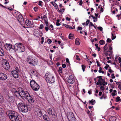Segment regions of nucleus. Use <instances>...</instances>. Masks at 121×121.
<instances>
[{"mask_svg": "<svg viewBox=\"0 0 121 121\" xmlns=\"http://www.w3.org/2000/svg\"><path fill=\"white\" fill-rule=\"evenodd\" d=\"M18 107L19 110L23 112H26L28 111L27 105L22 101L18 103Z\"/></svg>", "mask_w": 121, "mask_h": 121, "instance_id": "nucleus-1", "label": "nucleus"}, {"mask_svg": "<svg viewBox=\"0 0 121 121\" xmlns=\"http://www.w3.org/2000/svg\"><path fill=\"white\" fill-rule=\"evenodd\" d=\"M45 78L47 82L49 83H54L55 82L54 76L49 73H46Z\"/></svg>", "mask_w": 121, "mask_h": 121, "instance_id": "nucleus-2", "label": "nucleus"}, {"mask_svg": "<svg viewBox=\"0 0 121 121\" xmlns=\"http://www.w3.org/2000/svg\"><path fill=\"white\" fill-rule=\"evenodd\" d=\"M27 60L28 63L33 65H36L38 62L36 58L32 56H29L27 58Z\"/></svg>", "mask_w": 121, "mask_h": 121, "instance_id": "nucleus-3", "label": "nucleus"}, {"mask_svg": "<svg viewBox=\"0 0 121 121\" xmlns=\"http://www.w3.org/2000/svg\"><path fill=\"white\" fill-rule=\"evenodd\" d=\"M6 113L8 115L9 119L12 121H14L18 115V114L17 112L10 110L7 111Z\"/></svg>", "mask_w": 121, "mask_h": 121, "instance_id": "nucleus-4", "label": "nucleus"}, {"mask_svg": "<svg viewBox=\"0 0 121 121\" xmlns=\"http://www.w3.org/2000/svg\"><path fill=\"white\" fill-rule=\"evenodd\" d=\"M48 112L50 116L54 118L55 119L56 118V113L53 109L52 108H50L48 109Z\"/></svg>", "mask_w": 121, "mask_h": 121, "instance_id": "nucleus-5", "label": "nucleus"}, {"mask_svg": "<svg viewBox=\"0 0 121 121\" xmlns=\"http://www.w3.org/2000/svg\"><path fill=\"white\" fill-rule=\"evenodd\" d=\"M30 84L33 89L35 91H38L39 88V85L33 80L30 81Z\"/></svg>", "mask_w": 121, "mask_h": 121, "instance_id": "nucleus-6", "label": "nucleus"}, {"mask_svg": "<svg viewBox=\"0 0 121 121\" xmlns=\"http://www.w3.org/2000/svg\"><path fill=\"white\" fill-rule=\"evenodd\" d=\"M22 43H16L14 46L13 49L15 50H18L20 52H22L24 51V49L22 50Z\"/></svg>", "mask_w": 121, "mask_h": 121, "instance_id": "nucleus-7", "label": "nucleus"}, {"mask_svg": "<svg viewBox=\"0 0 121 121\" xmlns=\"http://www.w3.org/2000/svg\"><path fill=\"white\" fill-rule=\"evenodd\" d=\"M67 118L70 121H75V118L72 112H70L68 113Z\"/></svg>", "mask_w": 121, "mask_h": 121, "instance_id": "nucleus-8", "label": "nucleus"}, {"mask_svg": "<svg viewBox=\"0 0 121 121\" xmlns=\"http://www.w3.org/2000/svg\"><path fill=\"white\" fill-rule=\"evenodd\" d=\"M34 111L36 115L38 117H41L42 115L41 110L38 108H35Z\"/></svg>", "mask_w": 121, "mask_h": 121, "instance_id": "nucleus-9", "label": "nucleus"}, {"mask_svg": "<svg viewBox=\"0 0 121 121\" xmlns=\"http://www.w3.org/2000/svg\"><path fill=\"white\" fill-rule=\"evenodd\" d=\"M17 19L18 21L21 24H22L24 23V20L22 15L19 14L17 17Z\"/></svg>", "mask_w": 121, "mask_h": 121, "instance_id": "nucleus-10", "label": "nucleus"}, {"mask_svg": "<svg viewBox=\"0 0 121 121\" xmlns=\"http://www.w3.org/2000/svg\"><path fill=\"white\" fill-rule=\"evenodd\" d=\"M67 81L69 83H73L74 82V77L72 75L68 77Z\"/></svg>", "mask_w": 121, "mask_h": 121, "instance_id": "nucleus-11", "label": "nucleus"}, {"mask_svg": "<svg viewBox=\"0 0 121 121\" xmlns=\"http://www.w3.org/2000/svg\"><path fill=\"white\" fill-rule=\"evenodd\" d=\"M7 78L6 75L3 73H0V80H4Z\"/></svg>", "mask_w": 121, "mask_h": 121, "instance_id": "nucleus-12", "label": "nucleus"}, {"mask_svg": "<svg viewBox=\"0 0 121 121\" xmlns=\"http://www.w3.org/2000/svg\"><path fill=\"white\" fill-rule=\"evenodd\" d=\"M12 92L14 93V95L17 97H19V96L21 97V95L20 93L18 92L15 89L13 88L12 90Z\"/></svg>", "mask_w": 121, "mask_h": 121, "instance_id": "nucleus-13", "label": "nucleus"}, {"mask_svg": "<svg viewBox=\"0 0 121 121\" xmlns=\"http://www.w3.org/2000/svg\"><path fill=\"white\" fill-rule=\"evenodd\" d=\"M24 94L23 95L21 96L22 98L23 99H27V97H28L30 96L29 93L27 91H25V92Z\"/></svg>", "mask_w": 121, "mask_h": 121, "instance_id": "nucleus-14", "label": "nucleus"}, {"mask_svg": "<svg viewBox=\"0 0 121 121\" xmlns=\"http://www.w3.org/2000/svg\"><path fill=\"white\" fill-rule=\"evenodd\" d=\"M4 46L6 49L7 50H9L11 48H12V49H13V48H12L11 44H5Z\"/></svg>", "mask_w": 121, "mask_h": 121, "instance_id": "nucleus-15", "label": "nucleus"}, {"mask_svg": "<svg viewBox=\"0 0 121 121\" xmlns=\"http://www.w3.org/2000/svg\"><path fill=\"white\" fill-rule=\"evenodd\" d=\"M3 66L4 68L6 70L8 69L10 67L9 63L7 62H6L4 64H3Z\"/></svg>", "mask_w": 121, "mask_h": 121, "instance_id": "nucleus-16", "label": "nucleus"}, {"mask_svg": "<svg viewBox=\"0 0 121 121\" xmlns=\"http://www.w3.org/2000/svg\"><path fill=\"white\" fill-rule=\"evenodd\" d=\"M14 99L13 96L10 95H8V97L7 100L9 102H11L13 101Z\"/></svg>", "mask_w": 121, "mask_h": 121, "instance_id": "nucleus-17", "label": "nucleus"}, {"mask_svg": "<svg viewBox=\"0 0 121 121\" xmlns=\"http://www.w3.org/2000/svg\"><path fill=\"white\" fill-rule=\"evenodd\" d=\"M18 90L21 95H23L25 92L24 91L23 89L21 87H19L18 88Z\"/></svg>", "mask_w": 121, "mask_h": 121, "instance_id": "nucleus-18", "label": "nucleus"}, {"mask_svg": "<svg viewBox=\"0 0 121 121\" xmlns=\"http://www.w3.org/2000/svg\"><path fill=\"white\" fill-rule=\"evenodd\" d=\"M45 23L46 24L47 26H48V19L46 15H44L43 17Z\"/></svg>", "mask_w": 121, "mask_h": 121, "instance_id": "nucleus-19", "label": "nucleus"}, {"mask_svg": "<svg viewBox=\"0 0 121 121\" xmlns=\"http://www.w3.org/2000/svg\"><path fill=\"white\" fill-rule=\"evenodd\" d=\"M22 118L20 116L18 115L14 121H22Z\"/></svg>", "mask_w": 121, "mask_h": 121, "instance_id": "nucleus-20", "label": "nucleus"}, {"mask_svg": "<svg viewBox=\"0 0 121 121\" xmlns=\"http://www.w3.org/2000/svg\"><path fill=\"white\" fill-rule=\"evenodd\" d=\"M26 25L29 26H31L33 24L31 23V22L29 20H26Z\"/></svg>", "mask_w": 121, "mask_h": 121, "instance_id": "nucleus-21", "label": "nucleus"}, {"mask_svg": "<svg viewBox=\"0 0 121 121\" xmlns=\"http://www.w3.org/2000/svg\"><path fill=\"white\" fill-rule=\"evenodd\" d=\"M12 74L13 76L15 78H16V77L15 76H14V75H17L18 74V73L15 70H13L12 72Z\"/></svg>", "mask_w": 121, "mask_h": 121, "instance_id": "nucleus-22", "label": "nucleus"}, {"mask_svg": "<svg viewBox=\"0 0 121 121\" xmlns=\"http://www.w3.org/2000/svg\"><path fill=\"white\" fill-rule=\"evenodd\" d=\"M28 97L29 98H28V99L29 102L30 103H33L34 102V100L32 97L30 96Z\"/></svg>", "mask_w": 121, "mask_h": 121, "instance_id": "nucleus-23", "label": "nucleus"}, {"mask_svg": "<svg viewBox=\"0 0 121 121\" xmlns=\"http://www.w3.org/2000/svg\"><path fill=\"white\" fill-rule=\"evenodd\" d=\"M4 55V51L2 48L0 47V56H3Z\"/></svg>", "mask_w": 121, "mask_h": 121, "instance_id": "nucleus-24", "label": "nucleus"}, {"mask_svg": "<svg viewBox=\"0 0 121 121\" xmlns=\"http://www.w3.org/2000/svg\"><path fill=\"white\" fill-rule=\"evenodd\" d=\"M80 41L78 38H77L75 40V43L76 45H79L80 44Z\"/></svg>", "mask_w": 121, "mask_h": 121, "instance_id": "nucleus-25", "label": "nucleus"}, {"mask_svg": "<svg viewBox=\"0 0 121 121\" xmlns=\"http://www.w3.org/2000/svg\"><path fill=\"white\" fill-rule=\"evenodd\" d=\"M116 118L115 116H112L110 118L109 120L110 121H116Z\"/></svg>", "mask_w": 121, "mask_h": 121, "instance_id": "nucleus-26", "label": "nucleus"}, {"mask_svg": "<svg viewBox=\"0 0 121 121\" xmlns=\"http://www.w3.org/2000/svg\"><path fill=\"white\" fill-rule=\"evenodd\" d=\"M43 118L45 121L49 118L48 116L46 115H44L43 116Z\"/></svg>", "mask_w": 121, "mask_h": 121, "instance_id": "nucleus-27", "label": "nucleus"}, {"mask_svg": "<svg viewBox=\"0 0 121 121\" xmlns=\"http://www.w3.org/2000/svg\"><path fill=\"white\" fill-rule=\"evenodd\" d=\"M111 52V51H108L107 52H106L104 53V54H105L106 56H110V54H108V52Z\"/></svg>", "mask_w": 121, "mask_h": 121, "instance_id": "nucleus-28", "label": "nucleus"}, {"mask_svg": "<svg viewBox=\"0 0 121 121\" xmlns=\"http://www.w3.org/2000/svg\"><path fill=\"white\" fill-rule=\"evenodd\" d=\"M74 35L72 34H70L69 35V39H73V37Z\"/></svg>", "mask_w": 121, "mask_h": 121, "instance_id": "nucleus-29", "label": "nucleus"}, {"mask_svg": "<svg viewBox=\"0 0 121 121\" xmlns=\"http://www.w3.org/2000/svg\"><path fill=\"white\" fill-rule=\"evenodd\" d=\"M4 112V110L3 109L0 108V115H2Z\"/></svg>", "mask_w": 121, "mask_h": 121, "instance_id": "nucleus-30", "label": "nucleus"}, {"mask_svg": "<svg viewBox=\"0 0 121 121\" xmlns=\"http://www.w3.org/2000/svg\"><path fill=\"white\" fill-rule=\"evenodd\" d=\"M4 101V99L3 97L0 95V103H2Z\"/></svg>", "mask_w": 121, "mask_h": 121, "instance_id": "nucleus-31", "label": "nucleus"}, {"mask_svg": "<svg viewBox=\"0 0 121 121\" xmlns=\"http://www.w3.org/2000/svg\"><path fill=\"white\" fill-rule=\"evenodd\" d=\"M99 43L101 45H102L104 44L105 43V42L103 40H100L99 41Z\"/></svg>", "mask_w": 121, "mask_h": 121, "instance_id": "nucleus-32", "label": "nucleus"}, {"mask_svg": "<svg viewBox=\"0 0 121 121\" xmlns=\"http://www.w3.org/2000/svg\"><path fill=\"white\" fill-rule=\"evenodd\" d=\"M116 101L117 102H118L121 100V99L120 97L118 96L116 98Z\"/></svg>", "mask_w": 121, "mask_h": 121, "instance_id": "nucleus-33", "label": "nucleus"}, {"mask_svg": "<svg viewBox=\"0 0 121 121\" xmlns=\"http://www.w3.org/2000/svg\"><path fill=\"white\" fill-rule=\"evenodd\" d=\"M95 101V100H93V99H92L91 100L89 101V102L91 103L92 105H93L94 104L93 103Z\"/></svg>", "mask_w": 121, "mask_h": 121, "instance_id": "nucleus-34", "label": "nucleus"}, {"mask_svg": "<svg viewBox=\"0 0 121 121\" xmlns=\"http://www.w3.org/2000/svg\"><path fill=\"white\" fill-rule=\"evenodd\" d=\"M104 51H106L108 48L107 44H106L104 47Z\"/></svg>", "mask_w": 121, "mask_h": 121, "instance_id": "nucleus-35", "label": "nucleus"}, {"mask_svg": "<svg viewBox=\"0 0 121 121\" xmlns=\"http://www.w3.org/2000/svg\"><path fill=\"white\" fill-rule=\"evenodd\" d=\"M82 69L83 71V72H84L85 70V69L86 68V66H85L84 65H82Z\"/></svg>", "mask_w": 121, "mask_h": 121, "instance_id": "nucleus-36", "label": "nucleus"}, {"mask_svg": "<svg viewBox=\"0 0 121 121\" xmlns=\"http://www.w3.org/2000/svg\"><path fill=\"white\" fill-rule=\"evenodd\" d=\"M59 72L61 73H62V68L61 67H60L59 68Z\"/></svg>", "mask_w": 121, "mask_h": 121, "instance_id": "nucleus-37", "label": "nucleus"}, {"mask_svg": "<svg viewBox=\"0 0 121 121\" xmlns=\"http://www.w3.org/2000/svg\"><path fill=\"white\" fill-rule=\"evenodd\" d=\"M112 40L116 38V36H114V34L112 33Z\"/></svg>", "mask_w": 121, "mask_h": 121, "instance_id": "nucleus-38", "label": "nucleus"}, {"mask_svg": "<svg viewBox=\"0 0 121 121\" xmlns=\"http://www.w3.org/2000/svg\"><path fill=\"white\" fill-rule=\"evenodd\" d=\"M97 28L99 30H100L101 31L103 30V28L101 26H99L97 27Z\"/></svg>", "mask_w": 121, "mask_h": 121, "instance_id": "nucleus-39", "label": "nucleus"}, {"mask_svg": "<svg viewBox=\"0 0 121 121\" xmlns=\"http://www.w3.org/2000/svg\"><path fill=\"white\" fill-rule=\"evenodd\" d=\"M76 56V59L78 60H80V58H79V56L77 55Z\"/></svg>", "mask_w": 121, "mask_h": 121, "instance_id": "nucleus-40", "label": "nucleus"}, {"mask_svg": "<svg viewBox=\"0 0 121 121\" xmlns=\"http://www.w3.org/2000/svg\"><path fill=\"white\" fill-rule=\"evenodd\" d=\"M43 27V25L41 24L40 25V26L39 27V28L40 29H42Z\"/></svg>", "mask_w": 121, "mask_h": 121, "instance_id": "nucleus-41", "label": "nucleus"}, {"mask_svg": "<svg viewBox=\"0 0 121 121\" xmlns=\"http://www.w3.org/2000/svg\"><path fill=\"white\" fill-rule=\"evenodd\" d=\"M41 40H42V41L41 42V44H43V42L44 40V38L43 37H42L41 39Z\"/></svg>", "mask_w": 121, "mask_h": 121, "instance_id": "nucleus-42", "label": "nucleus"}, {"mask_svg": "<svg viewBox=\"0 0 121 121\" xmlns=\"http://www.w3.org/2000/svg\"><path fill=\"white\" fill-rule=\"evenodd\" d=\"M109 67V65H108L107 64L106 65V66L104 67V68L107 70L108 69V68Z\"/></svg>", "mask_w": 121, "mask_h": 121, "instance_id": "nucleus-43", "label": "nucleus"}, {"mask_svg": "<svg viewBox=\"0 0 121 121\" xmlns=\"http://www.w3.org/2000/svg\"><path fill=\"white\" fill-rule=\"evenodd\" d=\"M112 41L111 39L109 38H108L107 39V42L110 43Z\"/></svg>", "mask_w": 121, "mask_h": 121, "instance_id": "nucleus-44", "label": "nucleus"}, {"mask_svg": "<svg viewBox=\"0 0 121 121\" xmlns=\"http://www.w3.org/2000/svg\"><path fill=\"white\" fill-rule=\"evenodd\" d=\"M89 22L90 20H87L86 22V26H87L88 25V24L89 23Z\"/></svg>", "mask_w": 121, "mask_h": 121, "instance_id": "nucleus-45", "label": "nucleus"}, {"mask_svg": "<svg viewBox=\"0 0 121 121\" xmlns=\"http://www.w3.org/2000/svg\"><path fill=\"white\" fill-rule=\"evenodd\" d=\"M51 3L53 5V6L55 7V4H56L55 2H51Z\"/></svg>", "mask_w": 121, "mask_h": 121, "instance_id": "nucleus-46", "label": "nucleus"}, {"mask_svg": "<svg viewBox=\"0 0 121 121\" xmlns=\"http://www.w3.org/2000/svg\"><path fill=\"white\" fill-rule=\"evenodd\" d=\"M92 17V18H93V19H97V18L96 17H93V16H90L89 17Z\"/></svg>", "mask_w": 121, "mask_h": 121, "instance_id": "nucleus-47", "label": "nucleus"}, {"mask_svg": "<svg viewBox=\"0 0 121 121\" xmlns=\"http://www.w3.org/2000/svg\"><path fill=\"white\" fill-rule=\"evenodd\" d=\"M15 69L16 71L17 72H18H18H19V70L18 69V68L16 67L15 68Z\"/></svg>", "mask_w": 121, "mask_h": 121, "instance_id": "nucleus-48", "label": "nucleus"}, {"mask_svg": "<svg viewBox=\"0 0 121 121\" xmlns=\"http://www.w3.org/2000/svg\"><path fill=\"white\" fill-rule=\"evenodd\" d=\"M100 89L102 90H104V87L103 86H101L100 87Z\"/></svg>", "mask_w": 121, "mask_h": 121, "instance_id": "nucleus-49", "label": "nucleus"}, {"mask_svg": "<svg viewBox=\"0 0 121 121\" xmlns=\"http://www.w3.org/2000/svg\"><path fill=\"white\" fill-rule=\"evenodd\" d=\"M38 8L36 7H35L34 8V9L35 12H36Z\"/></svg>", "mask_w": 121, "mask_h": 121, "instance_id": "nucleus-50", "label": "nucleus"}, {"mask_svg": "<svg viewBox=\"0 0 121 121\" xmlns=\"http://www.w3.org/2000/svg\"><path fill=\"white\" fill-rule=\"evenodd\" d=\"M112 79H114L115 78V77L114 76V74H112Z\"/></svg>", "mask_w": 121, "mask_h": 121, "instance_id": "nucleus-51", "label": "nucleus"}, {"mask_svg": "<svg viewBox=\"0 0 121 121\" xmlns=\"http://www.w3.org/2000/svg\"><path fill=\"white\" fill-rule=\"evenodd\" d=\"M48 43L50 44L51 43L52 41L50 39H48Z\"/></svg>", "mask_w": 121, "mask_h": 121, "instance_id": "nucleus-52", "label": "nucleus"}, {"mask_svg": "<svg viewBox=\"0 0 121 121\" xmlns=\"http://www.w3.org/2000/svg\"><path fill=\"white\" fill-rule=\"evenodd\" d=\"M83 2L82 0H80L79 1V5H81L82 4Z\"/></svg>", "mask_w": 121, "mask_h": 121, "instance_id": "nucleus-53", "label": "nucleus"}, {"mask_svg": "<svg viewBox=\"0 0 121 121\" xmlns=\"http://www.w3.org/2000/svg\"><path fill=\"white\" fill-rule=\"evenodd\" d=\"M96 63L97 64V65L99 67L100 66V65L99 64V62L98 61H97Z\"/></svg>", "mask_w": 121, "mask_h": 121, "instance_id": "nucleus-54", "label": "nucleus"}, {"mask_svg": "<svg viewBox=\"0 0 121 121\" xmlns=\"http://www.w3.org/2000/svg\"><path fill=\"white\" fill-rule=\"evenodd\" d=\"M82 27L80 26H78V29L80 30H82Z\"/></svg>", "mask_w": 121, "mask_h": 121, "instance_id": "nucleus-55", "label": "nucleus"}, {"mask_svg": "<svg viewBox=\"0 0 121 121\" xmlns=\"http://www.w3.org/2000/svg\"><path fill=\"white\" fill-rule=\"evenodd\" d=\"M62 67L63 68H65L66 67V65L65 64H63L62 65Z\"/></svg>", "mask_w": 121, "mask_h": 121, "instance_id": "nucleus-56", "label": "nucleus"}, {"mask_svg": "<svg viewBox=\"0 0 121 121\" xmlns=\"http://www.w3.org/2000/svg\"><path fill=\"white\" fill-rule=\"evenodd\" d=\"M66 62L67 63H69V61L68 58H67L66 59Z\"/></svg>", "mask_w": 121, "mask_h": 121, "instance_id": "nucleus-57", "label": "nucleus"}, {"mask_svg": "<svg viewBox=\"0 0 121 121\" xmlns=\"http://www.w3.org/2000/svg\"><path fill=\"white\" fill-rule=\"evenodd\" d=\"M42 1H39V5L41 6V4L42 3Z\"/></svg>", "mask_w": 121, "mask_h": 121, "instance_id": "nucleus-58", "label": "nucleus"}, {"mask_svg": "<svg viewBox=\"0 0 121 121\" xmlns=\"http://www.w3.org/2000/svg\"><path fill=\"white\" fill-rule=\"evenodd\" d=\"M119 62V63L121 62V58L120 57L118 58Z\"/></svg>", "mask_w": 121, "mask_h": 121, "instance_id": "nucleus-59", "label": "nucleus"}, {"mask_svg": "<svg viewBox=\"0 0 121 121\" xmlns=\"http://www.w3.org/2000/svg\"><path fill=\"white\" fill-rule=\"evenodd\" d=\"M63 26H65L66 27L68 28V26H69V25H66L65 24H63Z\"/></svg>", "mask_w": 121, "mask_h": 121, "instance_id": "nucleus-60", "label": "nucleus"}, {"mask_svg": "<svg viewBox=\"0 0 121 121\" xmlns=\"http://www.w3.org/2000/svg\"><path fill=\"white\" fill-rule=\"evenodd\" d=\"M66 20H68V21H69L70 20V18H69L68 17H66Z\"/></svg>", "mask_w": 121, "mask_h": 121, "instance_id": "nucleus-61", "label": "nucleus"}, {"mask_svg": "<svg viewBox=\"0 0 121 121\" xmlns=\"http://www.w3.org/2000/svg\"><path fill=\"white\" fill-rule=\"evenodd\" d=\"M60 24L59 23V22H56V25L57 26H59L60 25Z\"/></svg>", "mask_w": 121, "mask_h": 121, "instance_id": "nucleus-62", "label": "nucleus"}, {"mask_svg": "<svg viewBox=\"0 0 121 121\" xmlns=\"http://www.w3.org/2000/svg\"><path fill=\"white\" fill-rule=\"evenodd\" d=\"M47 26L45 27V30L46 31H48V28Z\"/></svg>", "mask_w": 121, "mask_h": 121, "instance_id": "nucleus-63", "label": "nucleus"}, {"mask_svg": "<svg viewBox=\"0 0 121 121\" xmlns=\"http://www.w3.org/2000/svg\"><path fill=\"white\" fill-rule=\"evenodd\" d=\"M102 92L101 91H100L99 92V96H101L102 95Z\"/></svg>", "mask_w": 121, "mask_h": 121, "instance_id": "nucleus-64", "label": "nucleus"}]
</instances>
